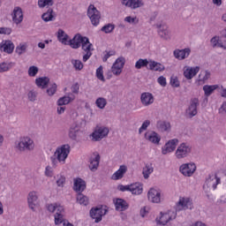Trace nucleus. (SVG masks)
Wrapping results in <instances>:
<instances>
[{
  "label": "nucleus",
  "instance_id": "obj_3",
  "mask_svg": "<svg viewBox=\"0 0 226 226\" xmlns=\"http://www.w3.org/2000/svg\"><path fill=\"white\" fill-rule=\"evenodd\" d=\"M187 209L190 211L193 209V200L190 197H180L175 207L176 213L186 211Z\"/></svg>",
  "mask_w": 226,
  "mask_h": 226
},
{
  "label": "nucleus",
  "instance_id": "obj_62",
  "mask_svg": "<svg viewBox=\"0 0 226 226\" xmlns=\"http://www.w3.org/2000/svg\"><path fill=\"white\" fill-rule=\"evenodd\" d=\"M52 168H54V166H47L45 169V176H47L48 177H52Z\"/></svg>",
  "mask_w": 226,
  "mask_h": 226
},
{
  "label": "nucleus",
  "instance_id": "obj_59",
  "mask_svg": "<svg viewBox=\"0 0 226 226\" xmlns=\"http://www.w3.org/2000/svg\"><path fill=\"white\" fill-rule=\"evenodd\" d=\"M27 96H28L29 102H36V96H37L36 92L30 91L28 92Z\"/></svg>",
  "mask_w": 226,
  "mask_h": 226
},
{
  "label": "nucleus",
  "instance_id": "obj_4",
  "mask_svg": "<svg viewBox=\"0 0 226 226\" xmlns=\"http://www.w3.org/2000/svg\"><path fill=\"white\" fill-rule=\"evenodd\" d=\"M117 190L119 192H131L132 195H140L143 192L142 185L139 183L131 184L129 185H119Z\"/></svg>",
  "mask_w": 226,
  "mask_h": 226
},
{
  "label": "nucleus",
  "instance_id": "obj_18",
  "mask_svg": "<svg viewBox=\"0 0 226 226\" xmlns=\"http://www.w3.org/2000/svg\"><path fill=\"white\" fill-rule=\"evenodd\" d=\"M122 4L132 10H137V8H142L144 6V1L142 0H122Z\"/></svg>",
  "mask_w": 226,
  "mask_h": 226
},
{
  "label": "nucleus",
  "instance_id": "obj_2",
  "mask_svg": "<svg viewBox=\"0 0 226 226\" xmlns=\"http://www.w3.org/2000/svg\"><path fill=\"white\" fill-rule=\"evenodd\" d=\"M221 179L216 175L209 176V177L206 180L205 185H203V190H205V193H207V199H209V193L211 192H215V189L220 185Z\"/></svg>",
  "mask_w": 226,
  "mask_h": 226
},
{
  "label": "nucleus",
  "instance_id": "obj_11",
  "mask_svg": "<svg viewBox=\"0 0 226 226\" xmlns=\"http://www.w3.org/2000/svg\"><path fill=\"white\" fill-rule=\"evenodd\" d=\"M81 49L85 52L83 62L86 63L89 60V57L93 56V52H91L92 50H94V49H93V43L89 41V39H86V41L81 45Z\"/></svg>",
  "mask_w": 226,
  "mask_h": 226
},
{
  "label": "nucleus",
  "instance_id": "obj_29",
  "mask_svg": "<svg viewBox=\"0 0 226 226\" xmlns=\"http://www.w3.org/2000/svg\"><path fill=\"white\" fill-rule=\"evenodd\" d=\"M41 19L44 22H52L56 20V12L52 8H49L46 12L41 15Z\"/></svg>",
  "mask_w": 226,
  "mask_h": 226
},
{
  "label": "nucleus",
  "instance_id": "obj_44",
  "mask_svg": "<svg viewBox=\"0 0 226 226\" xmlns=\"http://www.w3.org/2000/svg\"><path fill=\"white\" fill-rule=\"evenodd\" d=\"M211 77V72L209 71H203L199 75V81L200 82H206Z\"/></svg>",
  "mask_w": 226,
  "mask_h": 226
},
{
  "label": "nucleus",
  "instance_id": "obj_47",
  "mask_svg": "<svg viewBox=\"0 0 226 226\" xmlns=\"http://www.w3.org/2000/svg\"><path fill=\"white\" fill-rule=\"evenodd\" d=\"M54 0H39L38 6L39 8H45V6H53Z\"/></svg>",
  "mask_w": 226,
  "mask_h": 226
},
{
  "label": "nucleus",
  "instance_id": "obj_34",
  "mask_svg": "<svg viewBox=\"0 0 226 226\" xmlns=\"http://www.w3.org/2000/svg\"><path fill=\"white\" fill-rule=\"evenodd\" d=\"M149 70H152L153 72H165V65L156 61H150Z\"/></svg>",
  "mask_w": 226,
  "mask_h": 226
},
{
  "label": "nucleus",
  "instance_id": "obj_21",
  "mask_svg": "<svg viewBox=\"0 0 226 226\" xmlns=\"http://www.w3.org/2000/svg\"><path fill=\"white\" fill-rule=\"evenodd\" d=\"M86 187H87V185L84 179L80 177L74 179L73 190L74 192H76V193H82V192L86 190Z\"/></svg>",
  "mask_w": 226,
  "mask_h": 226
},
{
  "label": "nucleus",
  "instance_id": "obj_8",
  "mask_svg": "<svg viewBox=\"0 0 226 226\" xmlns=\"http://www.w3.org/2000/svg\"><path fill=\"white\" fill-rule=\"evenodd\" d=\"M195 170H197V166L193 162L184 163L179 168V171L185 177H192L195 174Z\"/></svg>",
  "mask_w": 226,
  "mask_h": 226
},
{
  "label": "nucleus",
  "instance_id": "obj_25",
  "mask_svg": "<svg viewBox=\"0 0 226 226\" xmlns=\"http://www.w3.org/2000/svg\"><path fill=\"white\" fill-rule=\"evenodd\" d=\"M145 139L146 140L152 142V144H160V140H162V137H160V135H158L154 131L146 132Z\"/></svg>",
  "mask_w": 226,
  "mask_h": 226
},
{
  "label": "nucleus",
  "instance_id": "obj_46",
  "mask_svg": "<svg viewBox=\"0 0 226 226\" xmlns=\"http://www.w3.org/2000/svg\"><path fill=\"white\" fill-rule=\"evenodd\" d=\"M218 198L219 200L217 202L220 204H226V188L218 192Z\"/></svg>",
  "mask_w": 226,
  "mask_h": 226
},
{
  "label": "nucleus",
  "instance_id": "obj_48",
  "mask_svg": "<svg viewBox=\"0 0 226 226\" xmlns=\"http://www.w3.org/2000/svg\"><path fill=\"white\" fill-rule=\"evenodd\" d=\"M71 63L73 65V67L75 68V70H78L79 72H80V70H82V68H84V64H82V61H80V60L72 59Z\"/></svg>",
  "mask_w": 226,
  "mask_h": 226
},
{
  "label": "nucleus",
  "instance_id": "obj_54",
  "mask_svg": "<svg viewBox=\"0 0 226 226\" xmlns=\"http://www.w3.org/2000/svg\"><path fill=\"white\" fill-rule=\"evenodd\" d=\"M151 124V121L146 120L143 122L142 125L139 129V134H142V132H146L147 130V127Z\"/></svg>",
  "mask_w": 226,
  "mask_h": 226
},
{
  "label": "nucleus",
  "instance_id": "obj_13",
  "mask_svg": "<svg viewBox=\"0 0 226 226\" xmlns=\"http://www.w3.org/2000/svg\"><path fill=\"white\" fill-rule=\"evenodd\" d=\"M177 144H179V139H170L162 147V154H168V153H173V151H176V147H177Z\"/></svg>",
  "mask_w": 226,
  "mask_h": 226
},
{
  "label": "nucleus",
  "instance_id": "obj_14",
  "mask_svg": "<svg viewBox=\"0 0 226 226\" xmlns=\"http://www.w3.org/2000/svg\"><path fill=\"white\" fill-rule=\"evenodd\" d=\"M100 154L99 153H94L90 157H89V169L92 172H96L98 170V167L100 166Z\"/></svg>",
  "mask_w": 226,
  "mask_h": 226
},
{
  "label": "nucleus",
  "instance_id": "obj_33",
  "mask_svg": "<svg viewBox=\"0 0 226 226\" xmlns=\"http://www.w3.org/2000/svg\"><path fill=\"white\" fill-rule=\"evenodd\" d=\"M115 206L117 211H126L128 209V203L123 199H117Z\"/></svg>",
  "mask_w": 226,
  "mask_h": 226
},
{
  "label": "nucleus",
  "instance_id": "obj_56",
  "mask_svg": "<svg viewBox=\"0 0 226 226\" xmlns=\"http://www.w3.org/2000/svg\"><path fill=\"white\" fill-rule=\"evenodd\" d=\"M10 70V64L4 62L0 63V73H4Z\"/></svg>",
  "mask_w": 226,
  "mask_h": 226
},
{
  "label": "nucleus",
  "instance_id": "obj_23",
  "mask_svg": "<svg viewBox=\"0 0 226 226\" xmlns=\"http://www.w3.org/2000/svg\"><path fill=\"white\" fill-rule=\"evenodd\" d=\"M148 200L155 204L160 203L162 194L156 189H150L147 193Z\"/></svg>",
  "mask_w": 226,
  "mask_h": 226
},
{
  "label": "nucleus",
  "instance_id": "obj_58",
  "mask_svg": "<svg viewBox=\"0 0 226 226\" xmlns=\"http://www.w3.org/2000/svg\"><path fill=\"white\" fill-rule=\"evenodd\" d=\"M106 54L104 55L102 61L103 63H107L109 57H110L111 56H116V51L111 50V51H105Z\"/></svg>",
  "mask_w": 226,
  "mask_h": 226
},
{
  "label": "nucleus",
  "instance_id": "obj_1",
  "mask_svg": "<svg viewBox=\"0 0 226 226\" xmlns=\"http://www.w3.org/2000/svg\"><path fill=\"white\" fill-rule=\"evenodd\" d=\"M70 154V145H63L57 147L54 154L50 157L51 163L54 168L57 167V163H65L66 158Z\"/></svg>",
  "mask_w": 226,
  "mask_h": 226
},
{
  "label": "nucleus",
  "instance_id": "obj_39",
  "mask_svg": "<svg viewBox=\"0 0 226 226\" xmlns=\"http://www.w3.org/2000/svg\"><path fill=\"white\" fill-rule=\"evenodd\" d=\"M154 169L153 168V166L150 164H147L146 167L143 168V177L144 179H149V176H151V174H153Z\"/></svg>",
  "mask_w": 226,
  "mask_h": 226
},
{
  "label": "nucleus",
  "instance_id": "obj_36",
  "mask_svg": "<svg viewBox=\"0 0 226 226\" xmlns=\"http://www.w3.org/2000/svg\"><path fill=\"white\" fill-rule=\"evenodd\" d=\"M98 207H93L90 209V217L94 220L95 223L102 222V215H100Z\"/></svg>",
  "mask_w": 226,
  "mask_h": 226
},
{
  "label": "nucleus",
  "instance_id": "obj_32",
  "mask_svg": "<svg viewBox=\"0 0 226 226\" xmlns=\"http://www.w3.org/2000/svg\"><path fill=\"white\" fill-rule=\"evenodd\" d=\"M49 82L50 79L49 77H41L35 79L37 87H41V89H46V87H49Z\"/></svg>",
  "mask_w": 226,
  "mask_h": 226
},
{
  "label": "nucleus",
  "instance_id": "obj_64",
  "mask_svg": "<svg viewBox=\"0 0 226 226\" xmlns=\"http://www.w3.org/2000/svg\"><path fill=\"white\" fill-rule=\"evenodd\" d=\"M70 36L68 34H64V36L60 40V41H62V43H64V45H70Z\"/></svg>",
  "mask_w": 226,
  "mask_h": 226
},
{
  "label": "nucleus",
  "instance_id": "obj_60",
  "mask_svg": "<svg viewBox=\"0 0 226 226\" xmlns=\"http://www.w3.org/2000/svg\"><path fill=\"white\" fill-rule=\"evenodd\" d=\"M158 84L162 86V87H165L167 86V79L163 76H161L157 79Z\"/></svg>",
  "mask_w": 226,
  "mask_h": 226
},
{
  "label": "nucleus",
  "instance_id": "obj_51",
  "mask_svg": "<svg viewBox=\"0 0 226 226\" xmlns=\"http://www.w3.org/2000/svg\"><path fill=\"white\" fill-rule=\"evenodd\" d=\"M125 63H126V60L124 59V57L120 56L116 60V62L113 64H117V66H118L120 70H123V68H124Z\"/></svg>",
  "mask_w": 226,
  "mask_h": 226
},
{
  "label": "nucleus",
  "instance_id": "obj_28",
  "mask_svg": "<svg viewBox=\"0 0 226 226\" xmlns=\"http://www.w3.org/2000/svg\"><path fill=\"white\" fill-rule=\"evenodd\" d=\"M0 49H4V52H6L7 54H13L15 45L10 40L3 41L0 44Z\"/></svg>",
  "mask_w": 226,
  "mask_h": 226
},
{
  "label": "nucleus",
  "instance_id": "obj_15",
  "mask_svg": "<svg viewBox=\"0 0 226 226\" xmlns=\"http://www.w3.org/2000/svg\"><path fill=\"white\" fill-rule=\"evenodd\" d=\"M156 27L158 29V34L162 40H170V30L169 29V26H167V25L157 24Z\"/></svg>",
  "mask_w": 226,
  "mask_h": 226
},
{
  "label": "nucleus",
  "instance_id": "obj_7",
  "mask_svg": "<svg viewBox=\"0 0 226 226\" xmlns=\"http://www.w3.org/2000/svg\"><path fill=\"white\" fill-rule=\"evenodd\" d=\"M87 17L90 19L93 26H98V24H100V19H102V16L100 15V11H98L94 5L90 4L88 6Z\"/></svg>",
  "mask_w": 226,
  "mask_h": 226
},
{
  "label": "nucleus",
  "instance_id": "obj_31",
  "mask_svg": "<svg viewBox=\"0 0 226 226\" xmlns=\"http://www.w3.org/2000/svg\"><path fill=\"white\" fill-rule=\"evenodd\" d=\"M56 213L55 215V224L59 225L60 223H63L64 218H63V213H64V207L61 206L56 205Z\"/></svg>",
  "mask_w": 226,
  "mask_h": 226
},
{
  "label": "nucleus",
  "instance_id": "obj_24",
  "mask_svg": "<svg viewBox=\"0 0 226 226\" xmlns=\"http://www.w3.org/2000/svg\"><path fill=\"white\" fill-rule=\"evenodd\" d=\"M128 171L126 165H121L119 169L112 175L111 179L117 181L124 177V174Z\"/></svg>",
  "mask_w": 226,
  "mask_h": 226
},
{
  "label": "nucleus",
  "instance_id": "obj_26",
  "mask_svg": "<svg viewBox=\"0 0 226 226\" xmlns=\"http://www.w3.org/2000/svg\"><path fill=\"white\" fill-rule=\"evenodd\" d=\"M27 202L30 209H32V211H34V207L38 206V196L36 195V192H29Z\"/></svg>",
  "mask_w": 226,
  "mask_h": 226
},
{
  "label": "nucleus",
  "instance_id": "obj_20",
  "mask_svg": "<svg viewBox=\"0 0 226 226\" xmlns=\"http://www.w3.org/2000/svg\"><path fill=\"white\" fill-rule=\"evenodd\" d=\"M192 52V49L190 48H185L184 49H175L173 51V55L176 57V59H178L179 61H183V59H186L188 56H190Z\"/></svg>",
  "mask_w": 226,
  "mask_h": 226
},
{
  "label": "nucleus",
  "instance_id": "obj_49",
  "mask_svg": "<svg viewBox=\"0 0 226 226\" xmlns=\"http://www.w3.org/2000/svg\"><path fill=\"white\" fill-rule=\"evenodd\" d=\"M38 72H40V69H38V67H36L35 65H32L28 68L29 77H36Z\"/></svg>",
  "mask_w": 226,
  "mask_h": 226
},
{
  "label": "nucleus",
  "instance_id": "obj_61",
  "mask_svg": "<svg viewBox=\"0 0 226 226\" xmlns=\"http://www.w3.org/2000/svg\"><path fill=\"white\" fill-rule=\"evenodd\" d=\"M0 34H11V27H0Z\"/></svg>",
  "mask_w": 226,
  "mask_h": 226
},
{
  "label": "nucleus",
  "instance_id": "obj_38",
  "mask_svg": "<svg viewBox=\"0 0 226 226\" xmlns=\"http://www.w3.org/2000/svg\"><path fill=\"white\" fill-rule=\"evenodd\" d=\"M73 100H75V96L72 95L70 96V94L68 96H64L58 99L57 101V105L58 107H63V105H68V103H70L71 102H73Z\"/></svg>",
  "mask_w": 226,
  "mask_h": 226
},
{
  "label": "nucleus",
  "instance_id": "obj_43",
  "mask_svg": "<svg viewBox=\"0 0 226 226\" xmlns=\"http://www.w3.org/2000/svg\"><path fill=\"white\" fill-rule=\"evenodd\" d=\"M95 105L98 109H103L107 107V99L103 97H99L95 101Z\"/></svg>",
  "mask_w": 226,
  "mask_h": 226
},
{
  "label": "nucleus",
  "instance_id": "obj_17",
  "mask_svg": "<svg viewBox=\"0 0 226 226\" xmlns=\"http://www.w3.org/2000/svg\"><path fill=\"white\" fill-rule=\"evenodd\" d=\"M199 105V99L198 98H193L190 102V105L188 109L185 110V114L192 118L195 117V115L197 114V106Z\"/></svg>",
  "mask_w": 226,
  "mask_h": 226
},
{
  "label": "nucleus",
  "instance_id": "obj_41",
  "mask_svg": "<svg viewBox=\"0 0 226 226\" xmlns=\"http://www.w3.org/2000/svg\"><path fill=\"white\" fill-rule=\"evenodd\" d=\"M77 202H79V204L81 206H87V204H89V200L86 195L82 194V192H79L77 196Z\"/></svg>",
  "mask_w": 226,
  "mask_h": 226
},
{
  "label": "nucleus",
  "instance_id": "obj_6",
  "mask_svg": "<svg viewBox=\"0 0 226 226\" xmlns=\"http://www.w3.org/2000/svg\"><path fill=\"white\" fill-rule=\"evenodd\" d=\"M16 149H19L20 152L33 151L34 149V141L30 138H24L18 142Z\"/></svg>",
  "mask_w": 226,
  "mask_h": 226
},
{
  "label": "nucleus",
  "instance_id": "obj_16",
  "mask_svg": "<svg viewBox=\"0 0 226 226\" xmlns=\"http://www.w3.org/2000/svg\"><path fill=\"white\" fill-rule=\"evenodd\" d=\"M80 128H81V124L79 122H74L69 129V138L72 140H77L78 135L80 133Z\"/></svg>",
  "mask_w": 226,
  "mask_h": 226
},
{
  "label": "nucleus",
  "instance_id": "obj_53",
  "mask_svg": "<svg viewBox=\"0 0 226 226\" xmlns=\"http://www.w3.org/2000/svg\"><path fill=\"white\" fill-rule=\"evenodd\" d=\"M170 84L171 87H179V86H180L179 79L176 76L170 77Z\"/></svg>",
  "mask_w": 226,
  "mask_h": 226
},
{
  "label": "nucleus",
  "instance_id": "obj_57",
  "mask_svg": "<svg viewBox=\"0 0 226 226\" xmlns=\"http://www.w3.org/2000/svg\"><path fill=\"white\" fill-rule=\"evenodd\" d=\"M66 183V177L64 176H60L59 178L56 180L57 186H60L63 188L64 186V184Z\"/></svg>",
  "mask_w": 226,
  "mask_h": 226
},
{
  "label": "nucleus",
  "instance_id": "obj_37",
  "mask_svg": "<svg viewBox=\"0 0 226 226\" xmlns=\"http://www.w3.org/2000/svg\"><path fill=\"white\" fill-rule=\"evenodd\" d=\"M156 128L160 132H170V122L160 120L157 122Z\"/></svg>",
  "mask_w": 226,
  "mask_h": 226
},
{
  "label": "nucleus",
  "instance_id": "obj_40",
  "mask_svg": "<svg viewBox=\"0 0 226 226\" xmlns=\"http://www.w3.org/2000/svg\"><path fill=\"white\" fill-rule=\"evenodd\" d=\"M147 64H150L149 60H147V58H139L135 64V68L136 70H140L141 68L147 67Z\"/></svg>",
  "mask_w": 226,
  "mask_h": 226
},
{
  "label": "nucleus",
  "instance_id": "obj_52",
  "mask_svg": "<svg viewBox=\"0 0 226 226\" xmlns=\"http://www.w3.org/2000/svg\"><path fill=\"white\" fill-rule=\"evenodd\" d=\"M56 91H57V85L56 83H53L51 87L47 89V93L49 96H54Z\"/></svg>",
  "mask_w": 226,
  "mask_h": 226
},
{
  "label": "nucleus",
  "instance_id": "obj_50",
  "mask_svg": "<svg viewBox=\"0 0 226 226\" xmlns=\"http://www.w3.org/2000/svg\"><path fill=\"white\" fill-rule=\"evenodd\" d=\"M96 77L99 80H102V82H105V77H103V66H99L96 70Z\"/></svg>",
  "mask_w": 226,
  "mask_h": 226
},
{
  "label": "nucleus",
  "instance_id": "obj_9",
  "mask_svg": "<svg viewBox=\"0 0 226 226\" xmlns=\"http://www.w3.org/2000/svg\"><path fill=\"white\" fill-rule=\"evenodd\" d=\"M109 132L107 127H98L92 134H90V137H92L94 142H100L102 139H105V137L109 135Z\"/></svg>",
  "mask_w": 226,
  "mask_h": 226
},
{
  "label": "nucleus",
  "instance_id": "obj_30",
  "mask_svg": "<svg viewBox=\"0 0 226 226\" xmlns=\"http://www.w3.org/2000/svg\"><path fill=\"white\" fill-rule=\"evenodd\" d=\"M210 43L213 49H223V50H226V46L223 44L222 40H220V36L218 35L212 37Z\"/></svg>",
  "mask_w": 226,
  "mask_h": 226
},
{
  "label": "nucleus",
  "instance_id": "obj_35",
  "mask_svg": "<svg viewBox=\"0 0 226 226\" xmlns=\"http://www.w3.org/2000/svg\"><path fill=\"white\" fill-rule=\"evenodd\" d=\"M216 89H218V85H205L203 87V91L207 98H209Z\"/></svg>",
  "mask_w": 226,
  "mask_h": 226
},
{
  "label": "nucleus",
  "instance_id": "obj_12",
  "mask_svg": "<svg viewBox=\"0 0 226 226\" xmlns=\"http://www.w3.org/2000/svg\"><path fill=\"white\" fill-rule=\"evenodd\" d=\"M160 215V217L155 218L156 225H167L170 222V220H176V216H177V213L176 212L173 213V218L167 213L163 214V212H161Z\"/></svg>",
  "mask_w": 226,
  "mask_h": 226
},
{
  "label": "nucleus",
  "instance_id": "obj_42",
  "mask_svg": "<svg viewBox=\"0 0 226 226\" xmlns=\"http://www.w3.org/2000/svg\"><path fill=\"white\" fill-rule=\"evenodd\" d=\"M114 29H116V25H114L112 23H108L101 28V31L102 33H105L106 34H109L112 33L114 31Z\"/></svg>",
  "mask_w": 226,
  "mask_h": 226
},
{
  "label": "nucleus",
  "instance_id": "obj_63",
  "mask_svg": "<svg viewBox=\"0 0 226 226\" xmlns=\"http://www.w3.org/2000/svg\"><path fill=\"white\" fill-rule=\"evenodd\" d=\"M219 114L222 116L226 115V102H222V106L219 109Z\"/></svg>",
  "mask_w": 226,
  "mask_h": 226
},
{
  "label": "nucleus",
  "instance_id": "obj_22",
  "mask_svg": "<svg viewBox=\"0 0 226 226\" xmlns=\"http://www.w3.org/2000/svg\"><path fill=\"white\" fill-rule=\"evenodd\" d=\"M24 20V12H22V8L15 7L12 12V21L14 24H20Z\"/></svg>",
  "mask_w": 226,
  "mask_h": 226
},
{
  "label": "nucleus",
  "instance_id": "obj_10",
  "mask_svg": "<svg viewBox=\"0 0 226 226\" xmlns=\"http://www.w3.org/2000/svg\"><path fill=\"white\" fill-rule=\"evenodd\" d=\"M89 38L82 36L80 34H76L74 37L69 41V45L72 49H80V46Z\"/></svg>",
  "mask_w": 226,
  "mask_h": 226
},
{
  "label": "nucleus",
  "instance_id": "obj_19",
  "mask_svg": "<svg viewBox=\"0 0 226 226\" xmlns=\"http://www.w3.org/2000/svg\"><path fill=\"white\" fill-rule=\"evenodd\" d=\"M140 101L144 107H149V105L154 103V96L149 92H145L141 94Z\"/></svg>",
  "mask_w": 226,
  "mask_h": 226
},
{
  "label": "nucleus",
  "instance_id": "obj_45",
  "mask_svg": "<svg viewBox=\"0 0 226 226\" xmlns=\"http://www.w3.org/2000/svg\"><path fill=\"white\" fill-rule=\"evenodd\" d=\"M26 50H27V45L20 43L16 47V54L18 56H22V54H26Z\"/></svg>",
  "mask_w": 226,
  "mask_h": 226
},
{
  "label": "nucleus",
  "instance_id": "obj_55",
  "mask_svg": "<svg viewBox=\"0 0 226 226\" xmlns=\"http://www.w3.org/2000/svg\"><path fill=\"white\" fill-rule=\"evenodd\" d=\"M111 72L113 75H121V73L123 72V69H121V67L119 66H117V64H113L111 67Z\"/></svg>",
  "mask_w": 226,
  "mask_h": 226
},
{
  "label": "nucleus",
  "instance_id": "obj_5",
  "mask_svg": "<svg viewBox=\"0 0 226 226\" xmlns=\"http://www.w3.org/2000/svg\"><path fill=\"white\" fill-rule=\"evenodd\" d=\"M192 154V146L188 143H182L178 146L176 150L175 155L177 160H183V158H187Z\"/></svg>",
  "mask_w": 226,
  "mask_h": 226
},
{
  "label": "nucleus",
  "instance_id": "obj_27",
  "mask_svg": "<svg viewBox=\"0 0 226 226\" xmlns=\"http://www.w3.org/2000/svg\"><path fill=\"white\" fill-rule=\"evenodd\" d=\"M200 70V67L199 66L187 68L185 71H184V76L185 79H187V80H192V79L199 73Z\"/></svg>",
  "mask_w": 226,
  "mask_h": 226
}]
</instances>
